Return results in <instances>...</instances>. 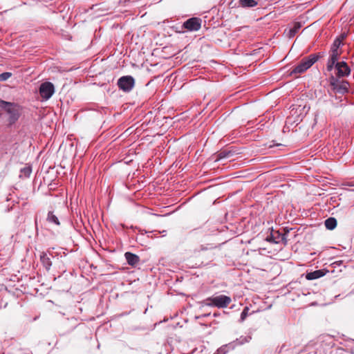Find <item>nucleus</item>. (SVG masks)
Returning a JSON list of instances; mask_svg holds the SVG:
<instances>
[{
  "mask_svg": "<svg viewBox=\"0 0 354 354\" xmlns=\"http://www.w3.org/2000/svg\"><path fill=\"white\" fill-rule=\"evenodd\" d=\"M345 36L341 35L333 41L328 51V57L326 64L325 75H332L333 77L345 78L351 75V69L344 60L346 57L341 58L342 54V46Z\"/></svg>",
  "mask_w": 354,
  "mask_h": 354,
  "instance_id": "1",
  "label": "nucleus"
},
{
  "mask_svg": "<svg viewBox=\"0 0 354 354\" xmlns=\"http://www.w3.org/2000/svg\"><path fill=\"white\" fill-rule=\"evenodd\" d=\"M345 36L341 35L333 41L328 51V57L326 64L325 75H332L333 77L345 78L351 75V69L344 60L346 57L341 58L342 54V46Z\"/></svg>",
  "mask_w": 354,
  "mask_h": 354,
  "instance_id": "2",
  "label": "nucleus"
},
{
  "mask_svg": "<svg viewBox=\"0 0 354 354\" xmlns=\"http://www.w3.org/2000/svg\"><path fill=\"white\" fill-rule=\"evenodd\" d=\"M330 90L335 94L344 95L349 91L350 84L344 78L333 77L332 75H326Z\"/></svg>",
  "mask_w": 354,
  "mask_h": 354,
  "instance_id": "3",
  "label": "nucleus"
},
{
  "mask_svg": "<svg viewBox=\"0 0 354 354\" xmlns=\"http://www.w3.org/2000/svg\"><path fill=\"white\" fill-rule=\"evenodd\" d=\"M232 299L230 297L220 295L218 296H212L207 297L201 301L202 306H209V307H216L218 308H224L229 306L231 303Z\"/></svg>",
  "mask_w": 354,
  "mask_h": 354,
  "instance_id": "4",
  "label": "nucleus"
},
{
  "mask_svg": "<svg viewBox=\"0 0 354 354\" xmlns=\"http://www.w3.org/2000/svg\"><path fill=\"white\" fill-rule=\"evenodd\" d=\"M0 108L3 109L9 115V122L10 124L15 123L19 118L18 106L12 102L0 100Z\"/></svg>",
  "mask_w": 354,
  "mask_h": 354,
  "instance_id": "5",
  "label": "nucleus"
},
{
  "mask_svg": "<svg viewBox=\"0 0 354 354\" xmlns=\"http://www.w3.org/2000/svg\"><path fill=\"white\" fill-rule=\"evenodd\" d=\"M316 59L311 57V55L302 58L300 62L293 68L290 74H301L306 72L315 63Z\"/></svg>",
  "mask_w": 354,
  "mask_h": 354,
  "instance_id": "6",
  "label": "nucleus"
},
{
  "mask_svg": "<svg viewBox=\"0 0 354 354\" xmlns=\"http://www.w3.org/2000/svg\"><path fill=\"white\" fill-rule=\"evenodd\" d=\"M55 89L54 84L50 82H45L41 84L39 92L42 101L49 100L55 93Z\"/></svg>",
  "mask_w": 354,
  "mask_h": 354,
  "instance_id": "7",
  "label": "nucleus"
},
{
  "mask_svg": "<svg viewBox=\"0 0 354 354\" xmlns=\"http://www.w3.org/2000/svg\"><path fill=\"white\" fill-rule=\"evenodd\" d=\"M117 85L124 92H129L135 85V80L131 75L122 76L118 79Z\"/></svg>",
  "mask_w": 354,
  "mask_h": 354,
  "instance_id": "8",
  "label": "nucleus"
},
{
  "mask_svg": "<svg viewBox=\"0 0 354 354\" xmlns=\"http://www.w3.org/2000/svg\"><path fill=\"white\" fill-rule=\"evenodd\" d=\"M201 19L198 17H192L183 23V28L191 32L197 31L201 27Z\"/></svg>",
  "mask_w": 354,
  "mask_h": 354,
  "instance_id": "9",
  "label": "nucleus"
},
{
  "mask_svg": "<svg viewBox=\"0 0 354 354\" xmlns=\"http://www.w3.org/2000/svg\"><path fill=\"white\" fill-rule=\"evenodd\" d=\"M268 242L273 243H283L284 245L287 243L286 235L281 234L279 232H272L266 239Z\"/></svg>",
  "mask_w": 354,
  "mask_h": 354,
  "instance_id": "10",
  "label": "nucleus"
},
{
  "mask_svg": "<svg viewBox=\"0 0 354 354\" xmlns=\"http://www.w3.org/2000/svg\"><path fill=\"white\" fill-rule=\"evenodd\" d=\"M124 257L128 264L131 266H137L140 261V257L130 252H125Z\"/></svg>",
  "mask_w": 354,
  "mask_h": 354,
  "instance_id": "11",
  "label": "nucleus"
},
{
  "mask_svg": "<svg viewBox=\"0 0 354 354\" xmlns=\"http://www.w3.org/2000/svg\"><path fill=\"white\" fill-rule=\"evenodd\" d=\"M50 256H52V254H48L46 252H42L40 255V261L41 264L47 271L50 269L52 266V261Z\"/></svg>",
  "mask_w": 354,
  "mask_h": 354,
  "instance_id": "12",
  "label": "nucleus"
},
{
  "mask_svg": "<svg viewBox=\"0 0 354 354\" xmlns=\"http://www.w3.org/2000/svg\"><path fill=\"white\" fill-rule=\"evenodd\" d=\"M234 154V152L231 150L224 149L218 152L215 155V161H218L224 158H231Z\"/></svg>",
  "mask_w": 354,
  "mask_h": 354,
  "instance_id": "13",
  "label": "nucleus"
},
{
  "mask_svg": "<svg viewBox=\"0 0 354 354\" xmlns=\"http://www.w3.org/2000/svg\"><path fill=\"white\" fill-rule=\"evenodd\" d=\"M325 272L323 270H317L313 272H308L306 274V279L308 280H314L324 276Z\"/></svg>",
  "mask_w": 354,
  "mask_h": 354,
  "instance_id": "14",
  "label": "nucleus"
},
{
  "mask_svg": "<svg viewBox=\"0 0 354 354\" xmlns=\"http://www.w3.org/2000/svg\"><path fill=\"white\" fill-rule=\"evenodd\" d=\"M324 224L326 229L333 230L337 226V220L334 217H330L325 221Z\"/></svg>",
  "mask_w": 354,
  "mask_h": 354,
  "instance_id": "15",
  "label": "nucleus"
},
{
  "mask_svg": "<svg viewBox=\"0 0 354 354\" xmlns=\"http://www.w3.org/2000/svg\"><path fill=\"white\" fill-rule=\"evenodd\" d=\"M46 220L48 223H53L55 225L58 226L60 225L58 217L54 214L53 212H48Z\"/></svg>",
  "mask_w": 354,
  "mask_h": 354,
  "instance_id": "16",
  "label": "nucleus"
},
{
  "mask_svg": "<svg viewBox=\"0 0 354 354\" xmlns=\"http://www.w3.org/2000/svg\"><path fill=\"white\" fill-rule=\"evenodd\" d=\"M239 4L243 8H253L257 5L255 0H239Z\"/></svg>",
  "mask_w": 354,
  "mask_h": 354,
  "instance_id": "17",
  "label": "nucleus"
},
{
  "mask_svg": "<svg viewBox=\"0 0 354 354\" xmlns=\"http://www.w3.org/2000/svg\"><path fill=\"white\" fill-rule=\"evenodd\" d=\"M301 24L300 22H295L294 24L293 27L292 28H290L288 31V37H290V38L293 37L297 34L298 30L301 28Z\"/></svg>",
  "mask_w": 354,
  "mask_h": 354,
  "instance_id": "18",
  "label": "nucleus"
},
{
  "mask_svg": "<svg viewBox=\"0 0 354 354\" xmlns=\"http://www.w3.org/2000/svg\"><path fill=\"white\" fill-rule=\"evenodd\" d=\"M252 339V336L248 335L246 336H241L239 338H237L234 343L236 344V345H242L245 343L249 342Z\"/></svg>",
  "mask_w": 354,
  "mask_h": 354,
  "instance_id": "19",
  "label": "nucleus"
},
{
  "mask_svg": "<svg viewBox=\"0 0 354 354\" xmlns=\"http://www.w3.org/2000/svg\"><path fill=\"white\" fill-rule=\"evenodd\" d=\"M20 177L28 178L32 173V167L30 166L25 167L20 170Z\"/></svg>",
  "mask_w": 354,
  "mask_h": 354,
  "instance_id": "20",
  "label": "nucleus"
},
{
  "mask_svg": "<svg viewBox=\"0 0 354 354\" xmlns=\"http://www.w3.org/2000/svg\"><path fill=\"white\" fill-rule=\"evenodd\" d=\"M232 348H233L232 343L223 345L217 350L216 354H226L229 351L230 349H232Z\"/></svg>",
  "mask_w": 354,
  "mask_h": 354,
  "instance_id": "21",
  "label": "nucleus"
},
{
  "mask_svg": "<svg viewBox=\"0 0 354 354\" xmlns=\"http://www.w3.org/2000/svg\"><path fill=\"white\" fill-rule=\"evenodd\" d=\"M249 310H250V308H249L248 306H245L243 308V311L241 313V317H240V322H243L246 319V317L248 315Z\"/></svg>",
  "mask_w": 354,
  "mask_h": 354,
  "instance_id": "22",
  "label": "nucleus"
},
{
  "mask_svg": "<svg viewBox=\"0 0 354 354\" xmlns=\"http://www.w3.org/2000/svg\"><path fill=\"white\" fill-rule=\"evenodd\" d=\"M12 73L10 72H4L0 74V82H3L7 80L12 76Z\"/></svg>",
  "mask_w": 354,
  "mask_h": 354,
  "instance_id": "23",
  "label": "nucleus"
},
{
  "mask_svg": "<svg viewBox=\"0 0 354 354\" xmlns=\"http://www.w3.org/2000/svg\"><path fill=\"white\" fill-rule=\"evenodd\" d=\"M311 57H314V59H316V62L324 55V52H319L317 53L310 54Z\"/></svg>",
  "mask_w": 354,
  "mask_h": 354,
  "instance_id": "24",
  "label": "nucleus"
},
{
  "mask_svg": "<svg viewBox=\"0 0 354 354\" xmlns=\"http://www.w3.org/2000/svg\"><path fill=\"white\" fill-rule=\"evenodd\" d=\"M343 187H354V182H345L342 183Z\"/></svg>",
  "mask_w": 354,
  "mask_h": 354,
  "instance_id": "25",
  "label": "nucleus"
},
{
  "mask_svg": "<svg viewBox=\"0 0 354 354\" xmlns=\"http://www.w3.org/2000/svg\"><path fill=\"white\" fill-rule=\"evenodd\" d=\"M209 315H210V313H207V314H204V315H202L201 316H198V317H197V318L205 317H208Z\"/></svg>",
  "mask_w": 354,
  "mask_h": 354,
  "instance_id": "26",
  "label": "nucleus"
},
{
  "mask_svg": "<svg viewBox=\"0 0 354 354\" xmlns=\"http://www.w3.org/2000/svg\"><path fill=\"white\" fill-rule=\"evenodd\" d=\"M207 250V248L201 245V250Z\"/></svg>",
  "mask_w": 354,
  "mask_h": 354,
  "instance_id": "27",
  "label": "nucleus"
},
{
  "mask_svg": "<svg viewBox=\"0 0 354 354\" xmlns=\"http://www.w3.org/2000/svg\"><path fill=\"white\" fill-rule=\"evenodd\" d=\"M219 315H220L219 313H214L213 316L216 317H218Z\"/></svg>",
  "mask_w": 354,
  "mask_h": 354,
  "instance_id": "28",
  "label": "nucleus"
}]
</instances>
